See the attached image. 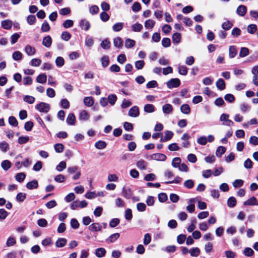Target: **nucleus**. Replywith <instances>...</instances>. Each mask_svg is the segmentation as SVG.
Wrapping results in <instances>:
<instances>
[{"label": "nucleus", "instance_id": "1", "mask_svg": "<svg viewBox=\"0 0 258 258\" xmlns=\"http://www.w3.org/2000/svg\"><path fill=\"white\" fill-rule=\"evenodd\" d=\"M229 115L228 114L223 113L220 117V120L222 122L223 125L231 126L234 124V122L229 119Z\"/></svg>", "mask_w": 258, "mask_h": 258}, {"label": "nucleus", "instance_id": "2", "mask_svg": "<svg viewBox=\"0 0 258 258\" xmlns=\"http://www.w3.org/2000/svg\"><path fill=\"white\" fill-rule=\"evenodd\" d=\"M167 87L169 89H172L173 88H177L180 85V81L179 79L173 78L169 80L166 83Z\"/></svg>", "mask_w": 258, "mask_h": 258}, {"label": "nucleus", "instance_id": "3", "mask_svg": "<svg viewBox=\"0 0 258 258\" xmlns=\"http://www.w3.org/2000/svg\"><path fill=\"white\" fill-rule=\"evenodd\" d=\"M36 108L40 112L46 113L49 110L50 106L47 103L41 102L36 106Z\"/></svg>", "mask_w": 258, "mask_h": 258}, {"label": "nucleus", "instance_id": "4", "mask_svg": "<svg viewBox=\"0 0 258 258\" xmlns=\"http://www.w3.org/2000/svg\"><path fill=\"white\" fill-rule=\"evenodd\" d=\"M150 158L154 160L164 161L166 159V156L163 154L156 153L151 155Z\"/></svg>", "mask_w": 258, "mask_h": 258}, {"label": "nucleus", "instance_id": "5", "mask_svg": "<svg viewBox=\"0 0 258 258\" xmlns=\"http://www.w3.org/2000/svg\"><path fill=\"white\" fill-rule=\"evenodd\" d=\"M139 109L137 106H134L128 111V115L132 117H136L139 115Z\"/></svg>", "mask_w": 258, "mask_h": 258}, {"label": "nucleus", "instance_id": "6", "mask_svg": "<svg viewBox=\"0 0 258 258\" xmlns=\"http://www.w3.org/2000/svg\"><path fill=\"white\" fill-rule=\"evenodd\" d=\"M245 206H257L258 200L254 197H252L243 203Z\"/></svg>", "mask_w": 258, "mask_h": 258}, {"label": "nucleus", "instance_id": "7", "mask_svg": "<svg viewBox=\"0 0 258 258\" xmlns=\"http://www.w3.org/2000/svg\"><path fill=\"white\" fill-rule=\"evenodd\" d=\"M197 200L196 198H192L188 201V205L186 207L187 211L189 213H192L195 210V206L194 203L197 201Z\"/></svg>", "mask_w": 258, "mask_h": 258}, {"label": "nucleus", "instance_id": "8", "mask_svg": "<svg viewBox=\"0 0 258 258\" xmlns=\"http://www.w3.org/2000/svg\"><path fill=\"white\" fill-rule=\"evenodd\" d=\"M247 12V8L244 5L239 6L236 9V14L241 17H243Z\"/></svg>", "mask_w": 258, "mask_h": 258}, {"label": "nucleus", "instance_id": "9", "mask_svg": "<svg viewBox=\"0 0 258 258\" xmlns=\"http://www.w3.org/2000/svg\"><path fill=\"white\" fill-rule=\"evenodd\" d=\"M25 52L28 55L33 56L36 53V49L30 45H27L25 47Z\"/></svg>", "mask_w": 258, "mask_h": 258}, {"label": "nucleus", "instance_id": "10", "mask_svg": "<svg viewBox=\"0 0 258 258\" xmlns=\"http://www.w3.org/2000/svg\"><path fill=\"white\" fill-rule=\"evenodd\" d=\"M80 26L82 29L87 31L90 27V24L87 20L82 19L80 22Z\"/></svg>", "mask_w": 258, "mask_h": 258}, {"label": "nucleus", "instance_id": "11", "mask_svg": "<svg viewBox=\"0 0 258 258\" xmlns=\"http://www.w3.org/2000/svg\"><path fill=\"white\" fill-rule=\"evenodd\" d=\"M162 111L165 114H170L173 111V107L170 104H165L162 106Z\"/></svg>", "mask_w": 258, "mask_h": 258}, {"label": "nucleus", "instance_id": "12", "mask_svg": "<svg viewBox=\"0 0 258 258\" xmlns=\"http://www.w3.org/2000/svg\"><path fill=\"white\" fill-rule=\"evenodd\" d=\"M165 136L163 138H161L160 141L161 142H166L170 140L173 136V133L170 131H166L165 132Z\"/></svg>", "mask_w": 258, "mask_h": 258}, {"label": "nucleus", "instance_id": "13", "mask_svg": "<svg viewBox=\"0 0 258 258\" xmlns=\"http://www.w3.org/2000/svg\"><path fill=\"white\" fill-rule=\"evenodd\" d=\"M137 167L140 170H145L147 168V163L144 160L141 159L137 161Z\"/></svg>", "mask_w": 258, "mask_h": 258}, {"label": "nucleus", "instance_id": "14", "mask_svg": "<svg viewBox=\"0 0 258 258\" xmlns=\"http://www.w3.org/2000/svg\"><path fill=\"white\" fill-rule=\"evenodd\" d=\"M67 242V240L64 238H59L55 242V246L57 247H63Z\"/></svg>", "mask_w": 258, "mask_h": 258}, {"label": "nucleus", "instance_id": "15", "mask_svg": "<svg viewBox=\"0 0 258 258\" xmlns=\"http://www.w3.org/2000/svg\"><path fill=\"white\" fill-rule=\"evenodd\" d=\"M101 228V226L98 223H93L89 227V229L93 232L100 231Z\"/></svg>", "mask_w": 258, "mask_h": 258}, {"label": "nucleus", "instance_id": "16", "mask_svg": "<svg viewBox=\"0 0 258 258\" xmlns=\"http://www.w3.org/2000/svg\"><path fill=\"white\" fill-rule=\"evenodd\" d=\"M2 27L7 30L11 29L12 26V21L10 20H6L2 22Z\"/></svg>", "mask_w": 258, "mask_h": 258}, {"label": "nucleus", "instance_id": "17", "mask_svg": "<svg viewBox=\"0 0 258 258\" xmlns=\"http://www.w3.org/2000/svg\"><path fill=\"white\" fill-rule=\"evenodd\" d=\"M90 117L89 114L86 110H82L80 113L79 119L81 120H88Z\"/></svg>", "mask_w": 258, "mask_h": 258}, {"label": "nucleus", "instance_id": "18", "mask_svg": "<svg viewBox=\"0 0 258 258\" xmlns=\"http://www.w3.org/2000/svg\"><path fill=\"white\" fill-rule=\"evenodd\" d=\"M172 39L173 43L178 44L181 39V34L177 32L174 33L172 35Z\"/></svg>", "mask_w": 258, "mask_h": 258}, {"label": "nucleus", "instance_id": "19", "mask_svg": "<svg viewBox=\"0 0 258 258\" xmlns=\"http://www.w3.org/2000/svg\"><path fill=\"white\" fill-rule=\"evenodd\" d=\"M181 112L185 114H188L190 112V108L187 104H182L180 107Z\"/></svg>", "mask_w": 258, "mask_h": 258}, {"label": "nucleus", "instance_id": "20", "mask_svg": "<svg viewBox=\"0 0 258 258\" xmlns=\"http://www.w3.org/2000/svg\"><path fill=\"white\" fill-rule=\"evenodd\" d=\"M38 184L36 180H33L31 181L28 182L26 184V187L29 189L36 188L38 187Z\"/></svg>", "mask_w": 258, "mask_h": 258}, {"label": "nucleus", "instance_id": "21", "mask_svg": "<svg viewBox=\"0 0 258 258\" xmlns=\"http://www.w3.org/2000/svg\"><path fill=\"white\" fill-rule=\"evenodd\" d=\"M200 249L198 247H193L189 249V253L191 256L197 257L200 254Z\"/></svg>", "mask_w": 258, "mask_h": 258}, {"label": "nucleus", "instance_id": "22", "mask_svg": "<svg viewBox=\"0 0 258 258\" xmlns=\"http://www.w3.org/2000/svg\"><path fill=\"white\" fill-rule=\"evenodd\" d=\"M52 43V40L49 36L45 37L43 39L42 44L46 47H49Z\"/></svg>", "mask_w": 258, "mask_h": 258}, {"label": "nucleus", "instance_id": "23", "mask_svg": "<svg viewBox=\"0 0 258 258\" xmlns=\"http://www.w3.org/2000/svg\"><path fill=\"white\" fill-rule=\"evenodd\" d=\"M217 88L220 90H223L225 88V83L222 79H219L216 83Z\"/></svg>", "mask_w": 258, "mask_h": 258}, {"label": "nucleus", "instance_id": "24", "mask_svg": "<svg viewBox=\"0 0 258 258\" xmlns=\"http://www.w3.org/2000/svg\"><path fill=\"white\" fill-rule=\"evenodd\" d=\"M67 122L70 125H74L76 122V117L73 113H70L67 118Z\"/></svg>", "mask_w": 258, "mask_h": 258}, {"label": "nucleus", "instance_id": "25", "mask_svg": "<svg viewBox=\"0 0 258 258\" xmlns=\"http://www.w3.org/2000/svg\"><path fill=\"white\" fill-rule=\"evenodd\" d=\"M122 192L123 196L127 199H130L132 195L131 189L128 188L123 187L122 188Z\"/></svg>", "mask_w": 258, "mask_h": 258}, {"label": "nucleus", "instance_id": "26", "mask_svg": "<svg viewBox=\"0 0 258 258\" xmlns=\"http://www.w3.org/2000/svg\"><path fill=\"white\" fill-rule=\"evenodd\" d=\"M132 30L135 32H139L143 29V26L142 24L136 23L134 24H133L131 26Z\"/></svg>", "mask_w": 258, "mask_h": 258}, {"label": "nucleus", "instance_id": "27", "mask_svg": "<svg viewBox=\"0 0 258 258\" xmlns=\"http://www.w3.org/2000/svg\"><path fill=\"white\" fill-rule=\"evenodd\" d=\"M106 253V250L104 248H98L95 250V255L98 257H103Z\"/></svg>", "mask_w": 258, "mask_h": 258}, {"label": "nucleus", "instance_id": "28", "mask_svg": "<svg viewBox=\"0 0 258 258\" xmlns=\"http://www.w3.org/2000/svg\"><path fill=\"white\" fill-rule=\"evenodd\" d=\"M237 50L235 46H230L229 48V56L230 58H233L237 55Z\"/></svg>", "mask_w": 258, "mask_h": 258}, {"label": "nucleus", "instance_id": "29", "mask_svg": "<svg viewBox=\"0 0 258 258\" xmlns=\"http://www.w3.org/2000/svg\"><path fill=\"white\" fill-rule=\"evenodd\" d=\"M114 45L117 48H120L122 46L123 41L120 37H117L114 39Z\"/></svg>", "mask_w": 258, "mask_h": 258}, {"label": "nucleus", "instance_id": "30", "mask_svg": "<svg viewBox=\"0 0 258 258\" xmlns=\"http://www.w3.org/2000/svg\"><path fill=\"white\" fill-rule=\"evenodd\" d=\"M47 80V76L45 74L39 75L36 78V81L39 83L43 84Z\"/></svg>", "mask_w": 258, "mask_h": 258}, {"label": "nucleus", "instance_id": "31", "mask_svg": "<svg viewBox=\"0 0 258 258\" xmlns=\"http://www.w3.org/2000/svg\"><path fill=\"white\" fill-rule=\"evenodd\" d=\"M155 25V22L151 19L145 21V27L146 29H152Z\"/></svg>", "mask_w": 258, "mask_h": 258}, {"label": "nucleus", "instance_id": "32", "mask_svg": "<svg viewBox=\"0 0 258 258\" xmlns=\"http://www.w3.org/2000/svg\"><path fill=\"white\" fill-rule=\"evenodd\" d=\"M226 149L223 146H219L216 150V155L217 157H220L222 155L225 153Z\"/></svg>", "mask_w": 258, "mask_h": 258}, {"label": "nucleus", "instance_id": "33", "mask_svg": "<svg viewBox=\"0 0 258 258\" xmlns=\"http://www.w3.org/2000/svg\"><path fill=\"white\" fill-rule=\"evenodd\" d=\"M55 62L57 67H62L64 64V60L63 57L58 56L56 58Z\"/></svg>", "mask_w": 258, "mask_h": 258}, {"label": "nucleus", "instance_id": "34", "mask_svg": "<svg viewBox=\"0 0 258 258\" xmlns=\"http://www.w3.org/2000/svg\"><path fill=\"white\" fill-rule=\"evenodd\" d=\"M249 49L246 47H241L239 52V56L240 57H244L249 54Z\"/></svg>", "mask_w": 258, "mask_h": 258}, {"label": "nucleus", "instance_id": "35", "mask_svg": "<svg viewBox=\"0 0 258 258\" xmlns=\"http://www.w3.org/2000/svg\"><path fill=\"white\" fill-rule=\"evenodd\" d=\"M16 243V240L13 236H10L7 239L6 245L8 247L12 246Z\"/></svg>", "mask_w": 258, "mask_h": 258}, {"label": "nucleus", "instance_id": "36", "mask_svg": "<svg viewBox=\"0 0 258 258\" xmlns=\"http://www.w3.org/2000/svg\"><path fill=\"white\" fill-rule=\"evenodd\" d=\"M120 234L118 233H114L111 235L107 239V241L112 243L116 240L119 237Z\"/></svg>", "mask_w": 258, "mask_h": 258}, {"label": "nucleus", "instance_id": "37", "mask_svg": "<svg viewBox=\"0 0 258 258\" xmlns=\"http://www.w3.org/2000/svg\"><path fill=\"white\" fill-rule=\"evenodd\" d=\"M84 103L85 105L90 107L93 105L94 103V100L91 97H86L84 99Z\"/></svg>", "mask_w": 258, "mask_h": 258}, {"label": "nucleus", "instance_id": "38", "mask_svg": "<svg viewBox=\"0 0 258 258\" xmlns=\"http://www.w3.org/2000/svg\"><path fill=\"white\" fill-rule=\"evenodd\" d=\"M85 44L88 47H91L94 44L93 38L90 36H87L85 38Z\"/></svg>", "mask_w": 258, "mask_h": 258}, {"label": "nucleus", "instance_id": "39", "mask_svg": "<svg viewBox=\"0 0 258 258\" xmlns=\"http://www.w3.org/2000/svg\"><path fill=\"white\" fill-rule=\"evenodd\" d=\"M22 53L19 51H15L12 57L15 60L19 61L22 58Z\"/></svg>", "mask_w": 258, "mask_h": 258}, {"label": "nucleus", "instance_id": "40", "mask_svg": "<svg viewBox=\"0 0 258 258\" xmlns=\"http://www.w3.org/2000/svg\"><path fill=\"white\" fill-rule=\"evenodd\" d=\"M2 167L5 170H7L11 167V163L10 161L6 160L2 162Z\"/></svg>", "mask_w": 258, "mask_h": 258}, {"label": "nucleus", "instance_id": "41", "mask_svg": "<svg viewBox=\"0 0 258 258\" xmlns=\"http://www.w3.org/2000/svg\"><path fill=\"white\" fill-rule=\"evenodd\" d=\"M236 204V199L233 197H230L227 201V205L230 208L234 207Z\"/></svg>", "mask_w": 258, "mask_h": 258}, {"label": "nucleus", "instance_id": "42", "mask_svg": "<svg viewBox=\"0 0 258 258\" xmlns=\"http://www.w3.org/2000/svg\"><path fill=\"white\" fill-rule=\"evenodd\" d=\"M144 109L146 112L152 113L155 111V107L152 104H147L145 105Z\"/></svg>", "mask_w": 258, "mask_h": 258}, {"label": "nucleus", "instance_id": "43", "mask_svg": "<svg viewBox=\"0 0 258 258\" xmlns=\"http://www.w3.org/2000/svg\"><path fill=\"white\" fill-rule=\"evenodd\" d=\"M135 45V41L131 39L127 38L125 41V46L127 48H132Z\"/></svg>", "mask_w": 258, "mask_h": 258}, {"label": "nucleus", "instance_id": "44", "mask_svg": "<svg viewBox=\"0 0 258 258\" xmlns=\"http://www.w3.org/2000/svg\"><path fill=\"white\" fill-rule=\"evenodd\" d=\"M123 27V24L122 23L118 22L117 23H115L113 26H112V29L114 32H118L120 31Z\"/></svg>", "mask_w": 258, "mask_h": 258}, {"label": "nucleus", "instance_id": "45", "mask_svg": "<svg viewBox=\"0 0 258 258\" xmlns=\"http://www.w3.org/2000/svg\"><path fill=\"white\" fill-rule=\"evenodd\" d=\"M95 146L98 149H103L106 147V143L104 141H99L95 143Z\"/></svg>", "mask_w": 258, "mask_h": 258}, {"label": "nucleus", "instance_id": "46", "mask_svg": "<svg viewBox=\"0 0 258 258\" xmlns=\"http://www.w3.org/2000/svg\"><path fill=\"white\" fill-rule=\"evenodd\" d=\"M232 26L233 24L232 22L229 21H227L222 23V28L225 30H228L232 28Z\"/></svg>", "mask_w": 258, "mask_h": 258}, {"label": "nucleus", "instance_id": "47", "mask_svg": "<svg viewBox=\"0 0 258 258\" xmlns=\"http://www.w3.org/2000/svg\"><path fill=\"white\" fill-rule=\"evenodd\" d=\"M54 150L57 153H61L64 150V146L60 143H57L54 146Z\"/></svg>", "mask_w": 258, "mask_h": 258}, {"label": "nucleus", "instance_id": "48", "mask_svg": "<svg viewBox=\"0 0 258 258\" xmlns=\"http://www.w3.org/2000/svg\"><path fill=\"white\" fill-rule=\"evenodd\" d=\"M108 102L113 105L115 104L117 100V97L115 95H109L107 97Z\"/></svg>", "mask_w": 258, "mask_h": 258}, {"label": "nucleus", "instance_id": "49", "mask_svg": "<svg viewBox=\"0 0 258 258\" xmlns=\"http://www.w3.org/2000/svg\"><path fill=\"white\" fill-rule=\"evenodd\" d=\"M26 198V194L25 193L19 192L16 196V200L19 202H23Z\"/></svg>", "mask_w": 258, "mask_h": 258}, {"label": "nucleus", "instance_id": "50", "mask_svg": "<svg viewBox=\"0 0 258 258\" xmlns=\"http://www.w3.org/2000/svg\"><path fill=\"white\" fill-rule=\"evenodd\" d=\"M67 167V164L66 162L64 161H61L59 164L57 165L56 167V169L59 171L61 172L62 170H63Z\"/></svg>", "mask_w": 258, "mask_h": 258}, {"label": "nucleus", "instance_id": "51", "mask_svg": "<svg viewBox=\"0 0 258 258\" xmlns=\"http://www.w3.org/2000/svg\"><path fill=\"white\" fill-rule=\"evenodd\" d=\"M158 198L159 202L161 203L166 202L168 199L167 195L164 192L158 194Z\"/></svg>", "mask_w": 258, "mask_h": 258}, {"label": "nucleus", "instance_id": "52", "mask_svg": "<svg viewBox=\"0 0 258 258\" xmlns=\"http://www.w3.org/2000/svg\"><path fill=\"white\" fill-rule=\"evenodd\" d=\"M24 101L28 103L32 104L35 101V98L32 96L26 95L24 97Z\"/></svg>", "mask_w": 258, "mask_h": 258}, {"label": "nucleus", "instance_id": "53", "mask_svg": "<svg viewBox=\"0 0 258 258\" xmlns=\"http://www.w3.org/2000/svg\"><path fill=\"white\" fill-rule=\"evenodd\" d=\"M178 72L181 75H186L187 74V69L184 66H180L178 67Z\"/></svg>", "mask_w": 258, "mask_h": 258}, {"label": "nucleus", "instance_id": "54", "mask_svg": "<svg viewBox=\"0 0 258 258\" xmlns=\"http://www.w3.org/2000/svg\"><path fill=\"white\" fill-rule=\"evenodd\" d=\"M25 177L26 175L24 173H19L16 175V179L17 181L21 182L24 180Z\"/></svg>", "mask_w": 258, "mask_h": 258}, {"label": "nucleus", "instance_id": "55", "mask_svg": "<svg viewBox=\"0 0 258 258\" xmlns=\"http://www.w3.org/2000/svg\"><path fill=\"white\" fill-rule=\"evenodd\" d=\"M100 19L103 22H107L109 19V15L105 12H103L100 14Z\"/></svg>", "mask_w": 258, "mask_h": 258}, {"label": "nucleus", "instance_id": "56", "mask_svg": "<svg viewBox=\"0 0 258 258\" xmlns=\"http://www.w3.org/2000/svg\"><path fill=\"white\" fill-rule=\"evenodd\" d=\"M181 163V159L180 158L176 157L173 158L172 161V165L175 167L177 168L180 165V164Z\"/></svg>", "mask_w": 258, "mask_h": 258}, {"label": "nucleus", "instance_id": "57", "mask_svg": "<svg viewBox=\"0 0 258 258\" xmlns=\"http://www.w3.org/2000/svg\"><path fill=\"white\" fill-rule=\"evenodd\" d=\"M89 11L92 15L97 14L99 12V8L96 5H93L89 8Z\"/></svg>", "mask_w": 258, "mask_h": 258}, {"label": "nucleus", "instance_id": "58", "mask_svg": "<svg viewBox=\"0 0 258 258\" xmlns=\"http://www.w3.org/2000/svg\"><path fill=\"white\" fill-rule=\"evenodd\" d=\"M257 30V26L255 24H250L247 27V31L250 34H253Z\"/></svg>", "mask_w": 258, "mask_h": 258}, {"label": "nucleus", "instance_id": "59", "mask_svg": "<svg viewBox=\"0 0 258 258\" xmlns=\"http://www.w3.org/2000/svg\"><path fill=\"white\" fill-rule=\"evenodd\" d=\"M162 45L164 47H168L171 45V41L169 38H164L162 40Z\"/></svg>", "mask_w": 258, "mask_h": 258}, {"label": "nucleus", "instance_id": "60", "mask_svg": "<svg viewBox=\"0 0 258 258\" xmlns=\"http://www.w3.org/2000/svg\"><path fill=\"white\" fill-rule=\"evenodd\" d=\"M52 243V239L50 237L46 238L41 241V244L44 246L50 245Z\"/></svg>", "mask_w": 258, "mask_h": 258}, {"label": "nucleus", "instance_id": "61", "mask_svg": "<svg viewBox=\"0 0 258 258\" xmlns=\"http://www.w3.org/2000/svg\"><path fill=\"white\" fill-rule=\"evenodd\" d=\"M101 46L103 49H108L110 47V43L108 40L105 39L101 43Z\"/></svg>", "mask_w": 258, "mask_h": 258}, {"label": "nucleus", "instance_id": "62", "mask_svg": "<svg viewBox=\"0 0 258 258\" xmlns=\"http://www.w3.org/2000/svg\"><path fill=\"white\" fill-rule=\"evenodd\" d=\"M115 205L117 207L122 208L125 206L124 201L120 198H117L115 201Z\"/></svg>", "mask_w": 258, "mask_h": 258}, {"label": "nucleus", "instance_id": "63", "mask_svg": "<svg viewBox=\"0 0 258 258\" xmlns=\"http://www.w3.org/2000/svg\"><path fill=\"white\" fill-rule=\"evenodd\" d=\"M41 63V60L39 58H33L30 61V64L33 67H38Z\"/></svg>", "mask_w": 258, "mask_h": 258}, {"label": "nucleus", "instance_id": "64", "mask_svg": "<svg viewBox=\"0 0 258 258\" xmlns=\"http://www.w3.org/2000/svg\"><path fill=\"white\" fill-rule=\"evenodd\" d=\"M60 105L64 109H68L70 107V102L66 99H62L60 101Z\"/></svg>", "mask_w": 258, "mask_h": 258}]
</instances>
